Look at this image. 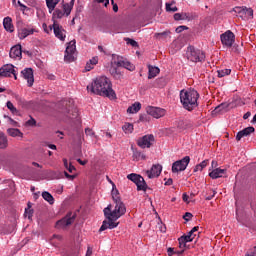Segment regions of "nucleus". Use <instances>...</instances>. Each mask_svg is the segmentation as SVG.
<instances>
[{"mask_svg":"<svg viewBox=\"0 0 256 256\" xmlns=\"http://www.w3.org/2000/svg\"><path fill=\"white\" fill-rule=\"evenodd\" d=\"M87 90L94 93V95L108 97V99H117V94L115 93V90H113V84L106 76L96 77L91 85L87 86Z\"/></svg>","mask_w":256,"mask_h":256,"instance_id":"obj_1","label":"nucleus"},{"mask_svg":"<svg viewBox=\"0 0 256 256\" xmlns=\"http://www.w3.org/2000/svg\"><path fill=\"white\" fill-rule=\"evenodd\" d=\"M199 99V92L195 89L181 90L180 91V101L186 109V111H193L198 107L197 100Z\"/></svg>","mask_w":256,"mask_h":256,"instance_id":"obj_2","label":"nucleus"},{"mask_svg":"<svg viewBox=\"0 0 256 256\" xmlns=\"http://www.w3.org/2000/svg\"><path fill=\"white\" fill-rule=\"evenodd\" d=\"M112 199L115 203V207L112 211L111 217L113 219H119L127 212V208L125 207V204L121 202V196L119 195V190H117V186L115 184H113L112 188Z\"/></svg>","mask_w":256,"mask_h":256,"instance_id":"obj_3","label":"nucleus"},{"mask_svg":"<svg viewBox=\"0 0 256 256\" xmlns=\"http://www.w3.org/2000/svg\"><path fill=\"white\" fill-rule=\"evenodd\" d=\"M186 59L191 61V63H203V61H205V52L194 48L193 46H188L186 50Z\"/></svg>","mask_w":256,"mask_h":256,"instance_id":"obj_4","label":"nucleus"},{"mask_svg":"<svg viewBox=\"0 0 256 256\" xmlns=\"http://www.w3.org/2000/svg\"><path fill=\"white\" fill-rule=\"evenodd\" d=\"M74 5L75 0H71L70 3H63V10L56 8L52 14V19H63L64 17H69V15H71V11H73Z\"/></svg>","mask_w":256,"mask_h":256,"instance_id":"obj_5","label":"nucleus"},{"mask_svg":"<svg viewBox=\"0 0 256 256\" xmlns=\"http://www.w3.org/2000/svg\"><path fill=\"white\" fill-rule=\"evenodd\" d=\"M127 179L132 181V183H135L137 186V191H147V182H145V178H143V176L136 173H131L127 175Z\"/></svg>","mask_w":256,"mask_h":256,"instance_id":"obj_6","label":"nucleus"},{"mask_svg":"<svg viewBox=\"0 0 256 256\" xmlns=\"http://www.w3.org/2000/svg\"><path fill=\"white\" fill-rule=\"evenodd\" d=\"M34 33H39V30L35 28L33 25H27V26H19L17 28V36L19 39H27L29 35H34Z\"/></svg>","mask_w":256,"mask_h":256,"instance_id":"obj_7","label":"nucleus"},{"mask_svg":"<svg viewBox=\"0 0 256 256\" xmlns=\"http://www.w3.org/2000/svg\"><path fill=\"white\" fill-rule=\"evenodd\" d=\"M76 41L72 40L67 43V47L64 54V60L67 63H73L75 61V52L77 51Z\"/></svg>","mask_w":256,"mask_h":256,"instance_id":"obj_8","label":"nucleus"},{"mask_svg":"<svg viewBox=\"0 0 256 256\" xmlns=\"http://www.w3.org/2000/svg\"><path fill=\"white\" fill-rule=\"evenodd\" d=\"M111 65H116V67H124L128 71H133L135 69V65L131 64L129 61L123 60V58L119 55H112Z\"/></svg>","mask_w":256,"mask_h":256,"instance_id":"obj_9","label":"nucleus"},{"mask_svg":"<svg viewBox=\"0 0 256 256\" xmlns=\"http://www.w3.org/2000/svg\"><path fill=\"white\" fill-rule=\"evenodd\" d=\"M190 162L191 158L189 156H185L181 160H177L172 164V173H181V171H185Z\"/></svg>","mask_w":256,"mask_h":256,"instance_id":"obj_10","label":"nucleus"},{"mask_svg":"<svg viewBox=\"0 0 256 256\" xmlns=\"http://www.w3.org/2000/svg\"><path fill=\"white\" fill-rule=\"evenodd\" d=\"M233 11L237 15V17H240L241 19H253V9L251 8H247L245 6H236L235 8H233Z\"/></svg>","mask_w":256,"mask_h":256,"instance_id":"obj_11","label":"nucleus"},{"mask_svg":"<svg viewBox=\"0 0 256 256\" xmlns=\"http://www.w3.org/2000/svg\"><path fill=\"white\" fill-rule=\"evenodd\" d=\"M14 76L17 80V71H15V66L13 64H5L0 68V78Z\"/></svg>","mask_w":256,"mask_h":256,"instance_id":"obj_12","label":"nucleus"},{"mask_svg":"<svg viewBox=\"0 0 256 256\" xmlns=\"http://www.w3.org/2000/svg\"><path fill=\"white\" fill-rule=\"evenodd\" d=\"M153 143H155V136H153V134L145 135L137 141V145L141 147V149H149Z\"/></svg>","mask_w":256,"mask_h":256,"instance_id":"obj_13","label":"nucleus"},{"mask_svg":"<svg viewBox=\"0 0 256 256\" xmlns=\"http://www.w3.org/2000/svg\"><path fill=\"white\" fill-rule=\"evenodd\" d=\"M146 113L151 117H154V119H161V117H165L167 110L160 107L148 106L146 108Z\"/></svg>","mask_w":256,"mask_h":256,"instance_id":"obj_14","label":"nucleus"},{"mask_svg":"<svg viewBox=\"0 0 256 256\" xmlns=\"http://www.w3.org/2000/svg\"><path fill=\"white\" fill-rule=\"evenodd\" d=\"M52 20H53V31H54L55 37H57V39H59L60 41H65L67 37V31H65L63 26L58 24L57 20L53 18Z\"/></svg>","mask_w":256,"mask_h":256,"instance_id":"obj_15","label":"nucleus"},{"mask_svg":"<svg viewBox=\"0 0 256 256\" xmlns=\"http://www.w3.org/2000/svg\"><path fill=\"white\" fill-rule=\"evenodd\" d=\"M222 45L225 47H233V43H235V34L231 32V30L226 31L220 36Z\"/></svg>","mask_w":256,"mask_h":256,"instance_id":"obj_16","label":"nucleus"},{"mask_svg":"<svg viewBox=\"0 0 256 256\" xmlns=\"http://www.w3.org/2000/svg\"><path fill=\"white\" fill-rule=\"evenodd\" d=\"M73 221H75V216L72 213H69L64 218L56 222V229H65V227H69Z\"/></svg>","mask_w":256,"mask_h":256,"instance_id":"obj_17","label":"nucleus"},{"mask_svg":"<svg viewBox=\"0 0 256 256\" xmlns=\"http://www.w3.org/2000/svg\"><path fill=\"white\" fill-rule=\"evenodd\" d=\"M104 215L105 217L108 219V226L109 229H115L116 227L119 226V222H115L117 221V219L119 218H113L111 215H113V211H111V206H108L104 209Z\"/></svg>","mask_w":256,"mask_h":256,"instance_id":"obj_18","label":"nucleus"},{"mask_svg":"<svg viewBox=\"0 0 256 256\" xmlns=\"http://www.w3.org/2000/svg\"><path fill=\"white\" fill-rule=\"evenodd\" d=\"M21 75L25 81H27L28 87H31L35 83V76L33 74V68H25L21 71Z\"/></svg>","mask_w":256,"mask_h":256,"instance_id":"obj_19","label":"nucleus"},{"mask_svg":"<svg viewBox=\"0 0 256 256\" xmlns=\"http://www.w3.org/2000/svg\"><path fill=\"white\" fill-rule=\"evenodd\" d=\"M163 171V166L161 164H154L152 165L150 170L146 171V175L148 179H155L161 175V172Z\"/></svg>","mask_w":256,"mask_h":256,"instance_id":"obj_20","label":"nucleus"},{"mask_svg":"<svg viewBox=\"0 0 256 256\" xmlns=\"http://www.w3.org/2000/svg\"><path fill=\"white\" fill-rule=\"evenodd\" d=\"M11 59H21V57H23V51L21 50V45L17 44L15 46H13L10 49V53H9Z\"/></svg>","mask_w":256,"mask_h":256,"instance_id":"obj_21","label":"nucleus"},{"mask_svg":"<svg viewBox=\"0 0 256 256\" xmlns=\"http://www.w3.org/2000/svg\"><path fill=\"white\" fill-rule=\"evenodd\" d=\"M209 177L211 179H221V177L227 175V169L215 168L211 171L209 170Z\"/></svg>","mask_w":256,"mask_h":256,"instance_id":"obj_22","label":"nucleus"},{"mask_svg":"<svg viewBox=\"0 0 256 256\" xmlns=\"http://www.w3.org/2000/svg\"><path fill=\"white\" fill-rule=\"evenodd\" d=\"M250 133H255V128L253 126H249L244 128L242 131H239L236 135V141H241L243 137H249Z\"/></svg>","mask_w":256,"mask_h":256,"instance_id":"obj_23","label":"nucleus"},{"mask_svg":"<svg viewBox=\"0 0 256 256\" xmlns=\"http://www.w3.org/2000/svg\"><path fill=\"white\" fill-rule=\"evenodd\" d=\"M3 27L8 33H13V31H15V26H13V19H11L9 16L5 17L3 19Z\"/></svg>","mask_w":256,"mask_h":256,"instance_id":"obj_24","label":"nucleus"},{"mask_svg":"<svg viewBox=\"0 0 256 256\" xmlns=\"http://www.w3.org/2000/svg\"><path fill=\"white\" fill-rule=\"evenodd\" d=\"M160 72L159 67L148 65V79H155Z\"/></svg>","mask_w":256,"mask_h":256,"instance_id":"obj_25","label":"nucleus"},{"mask_svg":"<svg viewBox=\"0 0 256 256\" xmlns=\"http://www.w3.org/2000/svg\"><path fill=\"white\" fill-rule=\"evenodd\" d=\"M61 0H46V7H48L49 13H53L55 11V7L59 5Z\"/></svg>","mask_w":256,"mask_h":256,"instance_id":"obj_26","label":"nucleus"},{"mask_svg":"<svg viewBox=\"0 0 256 256\" xmlns=\"http://www.w3.org/2000/svg\"><path fill=\"white\" fill-rule=\"evenodd\" d=\"M139 111H141V104L139 102H135L127 109V113H130L132 115L135 113H139Z\"/></svg>","mask_w":256,"mask_h":256,"instance_id":"obj_27","label":"nucleus"},{"mask_svg":"<svg viewBox=\"0 0 256 256\" xmlns=\"http://www.w3.org/2000/svg\"><path fill=\"white\" fill-rule=\"evenodd\" d=\"M8 145L9 142L7 140V136H5V133L0 131V149H7Z\"/></svg>","mask_w":256,"mask_h":256,"instance_id":"obj_28","label":"nucleus"},{"mask_svg":"<svg viewBox=\"0 0 256 256\" xmlns=\"http://www.w3.org/2000/svg\"><path fill=\"white\" fill-rule=\"evenodd\" d=\"M7 133L10 137H23L21 130L17 128H9Z\"/></svg>","mask_w":256,"mask_h":256,"instance_id":"obj_29","label":"nucleus"},{"mask_svg":"<svg viewBox=\"0 0 256 256\" xmlns=\"http://www.w3.org/2000/svg\"><path fill=\"white\" fill-rule=\"evenodd\" d=\"M133 159L135 161H145V159H147V156L145 155V153L141 151H134Z\"/></svg>","mask_w":256,"mask_h":256,"instance_id":"obj_30","label":"nucleus"},{"mask_svg":"<svg viewBox=\"0 0 256 256\" xmlns=\"http://www.w3.org/2000/svg\"><path fill=\"white\" fill-rule=\"evenodd\" d=\"M42 197L45 201H47L50 205H53L55 203V198H53V195L49 192H43Z\"/></svg>","mask_w":256,"mask_h":256,"instance_id":"obj_31","label":"nucleus"},{"mask_svg":"<svg viewBox=\"0 0 256 256\" xmlns=\"http://www.w3.org/2000/svg\"><path fill=\"white\" fill-rule=\"evenodd\" d=\"M133 124L132 123H125L123 126H122V130L124 131V133L126 134H129V133H133Z\"/></svg>","mask_w":256,"mask_h":256,"instance_id":"obj_32","label":"nucleus"},{"mask_svg":"<svg viewBox=\"0 0 256 256\" xmlns=\"http://www.w3.org/2000/svg\"><path fill=\"white\" fill-rule=\"evenodd\" d=\"M170 34H171L170 31H164L162 33H155L154 37L155 39H166Z\"/></svg>","mask_w":256,"mask_h":256,"instance_id":"obj_33","label":"nucleus"},{"mask_svg":"<svg viewBox=\"0 0 256 256\" xmlns=\"http://www.w3.org/2000/svg\"><path fill=\"white\" fill-rule=\"evenodd\" d=\"M218 77H227V75H231V69H222L217 71Z\"/></svg>","mask_w":256,"mask_h":256,"instance_id":"obj_34","label":"nucleus"},{"mask_svg":"<svg viewBox=\"0 0 256 256\" xmlns=\"http://www.w3.org/2000/svg\"><path fill=\"white\" fill-rule=\"evenodd\" d=\"M195 239V235L193 236V234L188 233L187 235L181 236V240L182 241H186L187 243H191V241H193Z\"/></svg>","mask_w":256,"mask_h":256,"instance_id":"obj_35","label":"nucleus"},{"mask_svg":"<svg viewBox=\"0 0 256 256\" xmlns=\"http://www.w3.org/2000/svg\"><path fill=\"white\" fill-rule=\"evenodd\" d=\"M4 119H7V123H8V125H10L11 127H19V122L13 120L11 117H9V116H4Z\"/></svg>","mask_w":256,"mask_h":256,"instance_id":"obj_36","label":"nucleus"},{"mask_svg":"<svg viewBox=\"0 0 256 256\" xmlns=\"http://www.w3.org/2000/svg\"><path fill=\"white\" fill-rule=\"evenodd\" d=\"M24 215L28 219H32V217H33V209H31V205L29 203H28V208L25 209Z\"/></svg>","mask_w":256,"mask_h":256,"instance_id":"obj_37","label":"nucleus"},{"mask_svg":"<svg viewBox=\"0 0 256 256\" xmlns=\"http://www.w3.org/2000/svg\"><path fill=\"white\" fill-rule=\"evenodd\" d=\"M67 117L69 119H75L77 117V109L71 110V108L67 109Z\"/></svg>","mask_w":256,"mask_h":256,"instance_id":"obj_38","label":"nucleus"},{"mask_svg":"<svg viewBox=\"0 0 256 256\" xmlns=\"http://www.w3.org/2000/svg\"><path fill=\"white\" fill-rule=\"evenodd\" d=\"M175 2L166 3V11L175 13L177 11V6H173Z\"/></svg>","mask_w":256,"mask_h":256,"instance_id":"obj_39","label":"nucleus"},{"mask_svg":"<svg viewBox=\"0 0 256 256\" xmlns=\"http://www.w3.org/2000/svg\"><path fill=\"white\" fill-rule=\"evenodd\" d=\"M36 125H37V121L33 117H30V119L26 121L27 127H35Z\"/></svg>","mask_w":256,"mask_h":256,"instance_id":"obj_40","label":"nucleus"},{"mask_svg":"<svg viewBox=\"0 0 256 256\" xmlns=\"http://www.w3.org/2000/svg\"><path fill=\"white\" fill-rule=\"evenodd\" d=\"M184 250H182L181 252H175V248H168L167 253L169 256H173L175 254L177 255H181V253H183Z\"/></svg>","mask_w":256,"mask_h":256,"instance_id":"obj_41","label":"nucleus"},{"mask_svg":"<svg viewBox=\"0 0 256 256\" xmlns=\"http://www.w3.org/2000/svg\"><path fill=\"white\" fill-rule=\"evenodd\" d=\"M42 29L44 30L45 33H49L50 31H53V25L47 26L46 23L42 24Z\"/></svg>","mask_w":256,"mask_h":256,"instance_id":"obj_42","label":"nucleus"},{"mask_svg":"<svg viewBox=\"0 0 256 256\" xmlns=\"http://www.w3.org/2000/svg\"><path fill=\"white\" fill-rule=\"evenodd\" d=\"M179 241V248L185 249L187 247V240H182L181 237L178 239Z\"/></svg>","mask_w":256,"mask_h":256,"instance_id":"obj_43","label":"nucleus"},{"mask_svg":"<svg viewBox=\"0 0 256 256\" xmlns=\"http://www.w3.org/2000/svg\"><path fill=\"white\" fill-rule=\"evenodd\" d=\"M126 43H127V45H131V47H137V41H135V40H133V39H131V38H127L126 39Z\"/></svg>","mask_w":256,"mask_h":256,"instance_id":"obj_44","label":"nucleus"},{"mask_svg":"<svg viewBox=\"0 0 256 256\" xmlns=\"http://www.w3.org/2000/svg\"><path fill=\"white\" fill-rule=\"evenodd\" d=\"M107 229H109V222L104 221L102 226L100 227L99 231L103 232V231H107Z\"/></svg>","mask_w":256,"mask_h":256,"instance_id":"obj_45","label":"nucleus"},{"mask_svg":"<svg viewBox=\"0 0 256 256\" xmlns=\"http://www.w3.org/2000/svg\"><path fill=\"white\" fill-rule=\"evenodd\" d=\"M85 133H86V135H88L89 137H95V132H94L93 129H91V128H86V129H85Z\"/></svg>","mask_w":256,"mask_h":256,"instance_id":"obj_46","label":"nucleus"},{"mask_svg":"<svg viewBox=\"0 0 256 256\" xmlns=\"http://www.w3.org/2000/svg\"><path fill=\"white\" fill-rule=\"evenodd\" d=\"M6 107L10 110V111H17V108H15V106L11 103V101H8L6 103Z\"/></svg>","mask_w":256,"mask_h":256,"instance_id":"obj_47","label":"nucleus"},{"mask_svg":"<svg viewBox=\"0 0 256 256\" xmlns=\"http://www.w3.org/2000/svg\"><path fill=\"white\" fill-rule=\"evenodd\" d=\"M88 63L92 64V66L95 67V65H97V63H99V58L98 57H93L92 59H90L88 61Z\"/></svg>","mask_w":256,"mask_h":256,"instance_id":"obj_48","label":"nucleus"},{"mask_svg":"<svg viewBox=\"0 0 256 256\" xmlns=\"http://www.w3.org/2000/svg\"><path fill=\"white\" fill-rule=\"evenodd\" d=\"M193 214L186 212L183 216L184 221H191Z\"/></svg>","mask_w":256,"mask_h":256,"instance_id":"obj_49","label":"nucleus"},{"mask_svg":"<svg viewBox=\"0 0 256 256\" xmlns=\"http://www.w3.org/2000/svg\"><path fill=\"white\" fill-rule=\"evenodd\" d=\"M185 29H187V26H178L176 28V33H183V31H185Z\"/></svg>","mask_w":256,"mask_h":256,"instance_id":"obj_50","label":"nucleus"},{"mask_svg":"<svg viewBox=\"0 0 256 256\" xmlns=\"http://www.w3.org/2000/svg\"><path fill=\"white\" fill-rule=\"evenodd\" d=\"M199 165L203 170L205 167H207V165H209V160H203Z\"/></svg>","mask_w":256,"mask_h":256,"instance_id":"obj_51","label":"nucleus"},{"mask_svg":"<svg viewBox=\"0 0 256 256\" xmlns=\"http://www.w3.org/2000/svg\"><path fill=\"white\" fill-rule=\"evenodd\" d=\"M95 66H93L90 62L86 63L85 71H91V69H94Z\"/></svg>","mask_w":256,"mask_h":256,"instance_id":"obj_52","label":"nucleus"},{"mask_svg":"<svg viewBox=\"0 0 256 256\" xmlns=\"http://www.w3.org/2000/svg\"><path fill=\"white\" fill-rule=\"evenodd\" d=\"M91 255H93V248H91V246H88L85 256H91Z\"/></svg>","mask_w":256,"mask_h":256,"instance_id":"obj_53","label":"nucleus"},{"mask_svg":"<svg viewBox=\"0 0 256 256\" xmlns=\"http://www.w3.org/2000/svg\"><path fill=\"white\" fill-rule=\"evenodd\" d=\"M182 199H183L184 203H189V195H187L186 193H184L182 195Z\"/></svg>","mask_w":256,"mask_h":256,"instance_id":"obj_54","label":"nucleus"},{"mask_svg":"<svg viewBox=\"0 0 256 256\" xmlns=\"http://www.w3.org/2000/svg\"><path fill=\"white\" fill-rule=\"evenodd\" d=\"M174 19H175V21H181V19H183V17L181 16V14L176 13V14H174Z\"/></svg>","mask_w":256,"mask_h":256,"instance_id":"obj_55","label":"nucleus"},{"mask_svg":"<svg viewBox=\"0 0 256 256\" xmlns=\"http://www.w3.org/2000/svg\"><path fill=\"white\" fill-rule=\"evenodd\" d=\"M65 177H67V179H70V181H73V179H75V175H70L67 172H65Z\"/></svg>","mask_w":256,"mask_h":256,"instance_id":"obj_56","label":"nucleus"},{"mask_svg":"<svg viewBox=\"0 0 256 256\" xmlns=\"http://www.w3.org/2000/svg\"><path fill=\"white\" fill-rule=\"evenodd\" d=\"M66 169L69 171V173H73V171H75V166L69 164V166Z\"/></svg>","mask_w":256,"mask_h":256,"instance_id":"obj_57","label":"nucleus"},{"mask_svg":"<svg viewBox=\"0 0 256 256\" xmlns=\"http://www.w3.org/2000/svg\"><path fill=\"white\" fill-rule=\"evenodd\" d=\"M197 171H203V169L201 168L200 164L196 165L194 167V173H197Z\"/></svg>","mask_w":256,"mask_h":256,"instance_id":"obj_58","label":"nucleus"},{"mask_svg":"<svg viewBox=\"0 0 256 256\" xmlns=\"http://www.w3.org/2000/svg\"><path fill=\"white\" fill-rule=\"evenodd\" d=\"M197 231H199V226H195L194 228H192V230L190 231V234H194L197 233Z\"/></svg>","mask_w":256,"mask_h":256,"instance_id":"obj_59","label":"nucleus"},{"mask_svg":"<svg viewBox=\"0 0 256 256\" xmlns=\"http://www.w3.org/2000/svg\"><path fill=\"white\" fill-rule=\"evenodd\" d=\"M221 109H223V104L217 106L214 111H215L216 113H219V111H221Z\"/></svg>","mask_w":256,"mask_h":256,"instance_id":"obj_60","label":"nucleus"},{"mask_svg":"<svg viewBox=\"0 0 256 256\" xmlns=\"http://www.w3.org/2000/svg\"><path fill=\"white\" fill-rule=\"evenodd\" d=\"M48 147H49V149H52L53 151H55L57 149V146L55 144H49Z\"/></svg>","mask_w":256,"mask_h":256,"instance_id":"obj_61","label":"nucleus"},{"mask_svg":"<svg viewBox=\"0 0 256 256\" xmlns=\"http://www.w3.org/2000/svg\"><path fill=\"white\" fill-rule=\"evenodd\" d=\"M64 167L67 169L69 167V162L66 158L63 159Z\"/></svg>","mask_w":256,"mask_h":256,"instance_id":"obj_62","label":"nucleus"},{"mask_svg":"<svg viewBox=\"0 0 256 256\" xmlns=\"http://www.w3.org/2000/svg\"><path fill=\"white\" fill-rule=\"evenodd\" d=\"M117 11H119V6H117V4H113V12L117 13Z\"/></svg>","mask_w":256,"mask_h":256,"instance_id":"obj_63","label":"nucleus"},{"mask_svg":"<svg viewBox=\"0 0 256 256\" xmlns=\"http://www.w3.org/2000/svg\"><path fill=\"white\" fill-rule=\"evenodd\" d=\"M165 185H173V179H168L166 182H165Z\"/></svg>","mask_w":256,"mask_h":256,"instance_id":"obj_64","label":"nucleus"}]
</instances>
